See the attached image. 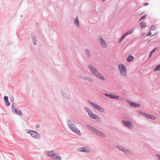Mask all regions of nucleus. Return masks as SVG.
Here are the masks:
<instances>
[{
    "instance_id": "nucleus-3",
    "label": "nucleus",
    "mask_w": 160,
    "mask_h": 160,
    "mask_svg": "<svg viewBox=\"0 0 160 160\" xmlns=\"http://www.w3.org/2000/svg\"><path fill=\"white\" fill-rule=\"evenodd\" d=\"M86 127L90 132L102 137H105V135L103 133L97 130L94 127L91 126L90 125H86Z\"/></svg>"
},
{
    "instance_id": "nucleus-19",
    "label": "nucleus",
    "mask_w": 160,
    "mask_h": 160,
    "mask_svg": "<svg viewBox=\"0 0 160 160\" xmlns=\"http://www.w3.org/2000/svg\"><path fill=\"white\" fill-rule=\"evenodd\" d=\"M134 59V57L131 55H129L127 58V61L128 62H130L133 61Z\"/></svg>"
},
{
    "instance_id": "nucleus-2",
    "label": "nucleus",
    "mask_w": 160,
    "mask_h": 160,
    "mask_svg": "<svg viewBox=\"0 0 160 160\" xmlns=\"http://www.w3.org/2000/svg\"><path fill=\"white\" fill-rule=\"evenodd\" d=\"M67 123L69 128L72 131L78 135H81L82 134L80 130L76 127L75 125L71 121L68 120Z\"/></svg>"
},
{
    "instance_id": "nucleus-15",
    "label": "nucleus",
    "mask_w": 160,
    "mask_h": 160,
    "mask_svg": "<svg viewBox=\"0 0 160 160\" xmlns=\"http://www.w3.org/2000/svg\"><path fill=\"white\" fill-rule=\"evenodd\" d=\"M47 154L48 155L51 157L53 159L57 153L55 152V151L54 150H52L47 151Z\"/></svg>"
},
{
    "instance_id": "nucleus-25",
    "label": "nucleus",
    "mask_w": 160,
    "mask_h": 160,
    "mask_svg": "<svg viewBox=\"0 0 160 160\" xmlns=\"http://www.w3.org/2000/svg\"><path fill=\"white\" fill-rule=\"evenodd\" d=\"M160 70V64L157 65L154 69V71L155 72Z\"/></svg>"
},
{
    "instance_id": "nucleus-23",
    "label": "nucleus",
    "mask_w": 160,
    "mask_h": 160,
    "mask_svg": "<svg viewBox=\"0 0 160 160\" xmlns=\"http://www.w3.org/2000/svg\"><path fill=\"white\" fill-rule=\"evenodd\" d=\"M62 94L64 98H66L67 99H69L70 98V97L69 95L68 94H67L65 92H62Z\"/></svg>"
},
{
    "instance_id": "nucleus-29",
    "label": "nucleus",
    "mask_w": 160,
    "mask_h": 160,
    "mask_svg": "<svg viewBox=\"0 0 160 160\" xmlns=\"http://www.w3.org/2000/svg\"><path fill=\"white\" fill-rule=\"evenodd\" d=\"M147 16V15L146 14H144V15L142 16L141 18H139V21H141L142 19H145Z\"/></svg>"
},
{
    "instance_id": "nucleus-9",
    "label": "nucleus",
    "mask_w": 160,
    "mask_h": 160,
    "mask_svg": "<svg viewBox=\"0 0 160 160\" xmlns=\"http://www.w3.org/2000/svg\"><path fill=\"white\" fill-rule=\"evenodd\" d=\"M12 111L14 113L19 116H21L22 115V113L21 111L20 110H18L16 109L15 106L13 104L12 105Z\"/></svg>"
},
{
    "instance_id": "nucleus-34",
    "label": "nucleus",
    "mask_w": 160,
    "mask_h": 160,
    "mask_svg": "<svg viewBox=\"0 0 160 160\" xmlns=\"http://www.w3.org/2000/svg\"><path fill=\"white\" fill-rule=\"evenodd\" d=\"M156 156L157 157L158 160H160V154H157Z\"/></svg>"
},
{
    "instance_id": "nucleus-43",
    "label": "nucleus",
    "mask_w": 160,
    "mask_h": 160,
    "mask_svg": "<svg viewBox=\"0 0 160 160\" xmlns=\"http://www.w3.org/2000/svg\"><path fill=\"white\" fill-rule=\"evenodd\" d=\"M154 35H152V36H154Z\"/></svg>"
},
{
    "instance_id": "nucleus-10",
    "label": "nucleus",
    "mask_w": 160,
    "mask_h": 160,
    "mask_svg": "<svg viewBox=\"0 0 160 160\" xmlns=\"http://www.w3.org/2000/svg\"><path fill=\"white\" fill-rule=\"evenodd\" d=\"M79 151L82 152L88 153L91 151V148L89 146L82 147L79 148Z\"/></svg>"
},
{
    "instance_id": "nucleus-13",
    "label": "nucleus",
    "mask_w": 160,
    "mask_h": 160,
    "mask_svg": "<svg viewBox=\"0 0 160 160\" xmlns=\"http://www.w3.org/2000/svg\"><path fill=\"white\" fill-rule=\"evenodd\" d=\"M84 109L88 113V115L90 118H92V117L94 115V114H93L92 111L89 108L87 107H84Z\"/></svg>"
},
{
    "instance_id": "nucleus-39",
    "label": "nucleus",
    "mask_w": 160,
    "mask_h": 160,
    "mask_svg": "<svg viewBox=\"0 0 160 160\" xmlns=\"http://www.w3.org/2000/svg\"><path fill=\"white\" fill-rule=\"evenodd\" d=\"M10 99L12 102H13L14 101V98L13 97H11Z\"/></svg>"
},
{
    "instance_id": "nucleus-26",
    "label": "nucleus",
    "mask_w": 160,
    "mask_h": 160,
    "mask_svg": "<svg viewBox=\"0 0 160 160\" xmlns=\"http://www.w3.org/2000/svg\"><path fill=\"white\" fill-rule=\"evenodd\" d=\"M74 22L76 25H78V26H79V21L77 17H76V18L74 19Z\"/></svg>"
},
{
    "instance_id": "nucleus-11",
    "label": "nucleus",
    "mask_w": 160,
    "mask_h": 160,
    "mask_svg": "<svg viewBox=\"0 0 160 160\" xmlns=\"http://www.w3.org/2000/svg\"><path fill=\"white\" fill-rule=\"evenodd\" d=\"M139 113L144 116L145 117L147 118L151 119L152 120H155L156 119V117L154 116L142 112L141 111H140Z\"/></svg>"
},
{
    "instance_id": "nucleus-35",
    "label": "nucleus",
    "mask_w": 160,
    "mask_h": 160,
    "mask_svg": "<svg viewBox=\"0 0 160 160\" xmlns=\"http://www.w3.org/2000/svg\"><path fill=\"white\" fill-rule=\"evenodd\" d=\"M152 33L150 31L147 34V36H149L151 35Z\"/></svg>"
},
{
    "instance_id": "nucleus-17",
    "label": "nucleus",
    "mask_w": 160,
    "mask_h": 160,
    "mask_svg": "<svg viewBox=\"0 0 160 160\" xmlns=\"http://www.w3.org/2000/svg\"><path fill=\"white\" fill-rule=\"evenodd\" d=\"M91 119H95L98 122H101L102 121L101 119L97 114H94V115Z\"/></svg>"
},
{
    "instance_id": "nucleus-21",
    "label": "nucleus",
    "mask_w": 160,
    "mask_h": 160,
    "mask_svg": "<svg viewBox=\"0 0 160 160\" xmlns=\"http://www.w3.org/2000/svg\"><path fill=\"white\" fill-rule=\"evenodd\" d=\"M53 159L54 160H61V158L58 154H57L55 156L53 157Z\"/></svg>"
},
{
    "instance_id": "nucleus-12",
    "label": "nucleus",
    "mask_w": 160,
    "mask_h": 160,
    "mask_svg": "<svg viewBox=\"0 0 160 160\" xmlns=\"http://www.w3.org/2000/svg\"><path fill=\"white\" fill-rule=\"evenodd\" d=\"M98 38L99 40L101 46L103 47L106 48L107 47V44L106 43L105 41L103 39L102 37L99 35Z\"/></svg>"
},
{
    "instance_id": "nucleus-33",
    "label": "nucleus",
    "mask_w": 160,
    "mask_h": 160,
    "mask_svg": "<svg viewBox=\"0 0 160 160\" xmlns=\"http://www.w3.org/2000/svg\"><path fill=\"white\" fill-rule=\"evenodd\" d=\"M8 97L7 96H5L4 97V100L5 102L8 101Z\"/></svg>"
},
{
    "instance_id": "nucleus-8",
    "label": "nucleus",
    "mask_w": 160,
    "mask_h": 160,
    "mask_svg": "<svg viewBox=\"0 0 160 160\" xmlns=\"http://www.w3.org/2000/svg\"><path fill=\"white\" fill-rule=\"evenodd\" d=\"M105 95L111 99L121 100V99H120L119 96L114 95L112 93L108 94L107 93H105Z\"/></svg>"
},
{
    "instance_id": "nucleus-36",
    "label": "nucleus",
    "mask_w": 160,
    "mask_h": 160,
    "mask_svg": "<svg viewBox=\"0 0 160 160\" xmlns=\"http://www.w3.org/2000/svg\"><path fill=\"white\" fill-rule=\"evenodd\" d=\"M88 77H83L82 79L84 80H86L88 79Z\"/></svg>"
},
{
    "instance_id": "nucleus-30",
    "label": "nucleus",
    "mask_w": 160,
    "mask_h": 160,
    "mask_svg": "<svg viewBox=\"0 0 160 160\" xmlns=\"http://www.w3.org/2000/svg\"><path fill=\"white\" fill-rule=\"evenodd\" d=\"M156 29L155 26H154L153 25H152L150 29V30L153 31L154 30Z\"/></svg>"
},
{
    "instance_id": "nucleus-20",
    "label": "nucleus",
    "mask_w": 160,
    "mask_h": 160,
    "mask_svg": "<svg viewBox=\"0 0 160 160\" xmlns=\"http://www.w3.org/2000/svg\"><path fill=\"white\" fill-rule=\"evenodd\" d=\"M85 53L88 58H89L90 57L91 55V53L89 49H86L85 50Z\"/></svg>"
},
{
    "instance_id": "nucleus-38",
    "label": "nucleus",
    "mask_w": 160,
    "mask_h": 160,
    "mask_svg": "<svg viewBox=\"0 0 160 160\" xmlns=\"http://www.w3.org/2000/svg\"><path fill=\"white\" fill-rule=\"evenodd\" d=\"M148 4V2H145L143 3V5L144 6H146Z\"/></svg>"
},
{
    "instance_id": "nucleus-37",
    "label": "nucleus",
    "mask_w": 160,
    "mask_h": 160,
    "mask_svg": "<svg viewBox=\"0 0 160 160\" xmlns=\"http://www.w3.org/2000/svg\"><path fill=\"white\" fill-rule=\"evenodd\" d=\"M40 126L38 124H37L35 126V127L36 128H39Z\"/></svg>"
},
{
    "instance_id": "nucleus-31",
    "label": "nucleus",
    "mask_w": 160,
    "mask_h": 160,
    "mask_svg": "<svg viewBox=\"0 0 160 160\" xmlns=\"http://www.w3.org/2000/svg\"><path fill=\"white\" fill-rule=\"evenodd\" d=\"M5 102V105L6 106H10V102H9L8 101H6Z\"/></svg>"
},
{
    "instance_id": "nucleus-27",
    "label": "nucleus",
    "mask_w": 160,
    "mask_h": 160,
    "mask_svg": "<svg viewBox=\"0 0 160 160\" xmlns=\"http://www.w3.org/2000/svg\"><path fill=\"white\" fill-rule=\"evenodd\" d=\"M132 32V30H130L126 32L125 34H124L125 35V36H127L131 34Z\"/></svg>"
},
{
    "instance_id": "nucleus-22",
    "label": "nucleus",
    "mask_w": 160,
    "mask_h": 160,
    "mask_svg": "<svg viewBox=\"0 0 160 160\" xmlns=\"http://www.w3.org/2000/svg\"><path fill=\"white\" fill-rule=\"evenodd\" d=\"M140 28L141 29L145 27H147V25L146 23L143 22H140Z\"/></svg>"
},
{
    "instance_id": "nucleus-7",
    "label": "nucleus",
    "mask_w": 160,
    "mask_h": 160,
    "mask_svg": "<svg viewBox=\"0 0 160 160\" xmlns=\"http://www.w3.org/2000/svg\"><path fill=\"white\" fill-rule=\"evenodd\" d=\"M122 123L125 127L128 128L129 129L132 128L133 127L132 122L130 121L122 120Z\"/></svg>"
},
{
    "instance_id": "nucleus-18",
    "label": "nucleus",
    "mask_w": 160,
    "mask_h": 160,
    "mask_svg": "<svg viewBox=\"0 0 160 160\" xmlns=\"http://www.w3.org/2000/svg\"><path fill=\"white\" fill-rule=\"evenodd\" d=\"M31 36L33 41V43L34 45H36L37 42L36 38L35 35L32 33L31 34Z\"/></svg>"
},
{
    "instance_id": "nucleus-6",
    "label": "nucleus",
    "mask_w": 160,
    "mask_h": 160,
    "mask_svg": "<svg viewBox=\"0 0 160 160\" xmlns=\"http://www.w3.org/2000/svg\"><path fill=\"white\" fill-rule=\"evenodd\" d=\"M27 133L30 134L32 137L36 139H39L40 138V134L35 131L31 130L28 131Z\"/></svg>"
},
{
    "instance_id": "nucleus-14",
    "label": "nucleus",
    "mask_w": 160,
    "mask_h": 160,
    "mask_svg": "<svg viewBox=\"0 0 160 160\" xmlns=\"http://www.w3.org/2000/svg\"><path fill=\"white\" fill-rule=\"evenodd\" d=\"M116 147L118 148L120 150L124 152L125 154H127L129 153V151L128 150L125 148L123 147L122 146H117Z\"/></svg>"
},
{
    "instance_id": "nucleus-41",
    "label": "nucleus",
    "mask_w": 160,
    "mask_h": 160,
    "mask_svg": "<svg viewBox=\"0 0 160 160\" xmlns=\"http://www.w3.org/2000/svg\"><path fill=\"white\" fill-rule=\"evenodd\" d=\"M102 0L103 2H104V1L105 0Z\"/></svg>"
},
{
    "instance_id": "nucleus-16",
    "label": "nucleus",
    "mask_w": 160,
    "mask_h": 160,
    "mask_svg": "<svg viewBox=\"0 0 160 160\" xmlns=\"http://www.w3.org/2000/svg\"><path fill=\"white\" fill-rule=\"evenodd\" d=\"M127 102L130 106L135 108H139L140 106L139 104L135 103L133 101L128 100Z\"/></svg>"
},
{
    "instance_id": "nucleus-5",
    "label": "nucleus",
    "mask_w": 160,
    "mask_h": 160,
    "mask_svg": "<svg viewBox=\"0 0 160 160\" xmlns=\"http://www.w3.org/2000/svg\"><path fill=\"white\" fill-rule=\"evenodd\" d=\"M118 68L121 75L124 76L127 75V69L125 65L122 63H120L119 65Z\"/></svg>"
},
{
    "instance_id": "nucleus-1",
    "label": "nucleus",
    "mask_w": 160,
    "mask_h": 160,
    "mask_svg": "<svg viewBox=\"0 0 160 160\" xmlns=\"http://www.w3.org/2000/svg\"><path fill=\"white\" fill-rule=\"evenodd\" d=\"M88 68L92 73L97 78L103 81L105 80L104 77L102 76L92 65H89Z\"/></svg>"
},
{
    "instance_id": "nucleus-4",
    "label": "nucleus",
    "mask_w": 160,
    "mask_h": 160,
    "mask_svg": "<svg viewBox=\"0 0 160 160\" xmlns=\"http://www.w3.org/2000/svg\"><path fill=\"white\" fill-rule=\"evenodd\" d=\"M88 102L92 107L99 112L102 113L104 112V108L101 106L92 102L90 100H88Z\"/></svg>"
},
{
    "instance_id": "nucleus-24",
    "label": "nucleus",
    "mask_w": 160,
    "mask_h": 160,
    "mask_svg": "<svg viewBox=\"0 0 160 160\" xmlns=\"http://www.w3.org/2000/svg\"><path fill=\"white\" fill-rule=\"evenodd\" d=\"M158 49V48L157 47H156L155 48H154L151 51L149 55L148 58H150L152 56V54L157 50Z\"/></svg>"
},
{
    "instance_id": "nucleus-42",
    "label": "nucleus",
    "mask_w": 160,
    "mask_h": 160,
    "mask_svg": "<svg viewBox=\"0 0 160 160\" xmlns=\"http://www.w3.org/2000/svg\"><path fill=\"white\" fill-rule=\"evenodd\" d=\"M22 15H21V17H22Z\"/></svg>"
},
{
    "instance_id": "nucleus-40",
    "label": "nucleus",
    "mask_w": 160,
    "mask_h": 160,
    "mask_svg": "<svg viewBox=\"0 0 160 160\" xmlns=\"http://www.w3.org/2000/svg\"><path fill=\"white\" fill-rule=\"evenodd\" d=\"M78 77L79 78H82H82L83 77L82 76H78Z\"/></svg>"
},
{
    "instance_id": "nucleus-32",
    "label": "nucleus",
    "mask_w": 160,
    "mask_h": 160,
    "mask_svg": "<svg viewBox=\"0 0 160 160\" xmlns=\"http://www.w3.org/2000/svg\"><path fill=\"white\" fill-rule=\"evenodd\" d=\"M89 82H93V79L91 78L90 77H88L87 79Z\"/></svg>"
},
{
    "instance_id": "nucleus-28",
    "label": "nucleus",
    "mask_w": 160,
    "mask_h": 160,
    "mask_svg": "<svg viewBox=\"0 0 160 160\" xmlns=\"http://www.w3.org/2000/svg\"><path fill=\"white\" fill-rule=\"evenodd\" d=\"M126 36H125L124 34L120 38L119 41V43H120L121 42L123 41L124 38Z\"/></svg>"
}]
</instances>
